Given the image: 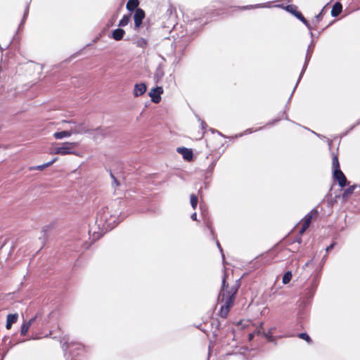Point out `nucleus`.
Returning a JSON list of instances; mask_svg holds the SVG:
<instances>
[{
  "label": "nucleus",
  "instance_id": "obj_26",
  "mask_svg": "<svg viewBox=\"0 0 360 360\" xmlns=\"http://www.w3.org/2000/svg\"><path fill=\"white\" fill-rule=\"evenodd\" d=\"M226 288V281H225V278H224V279H223V285H222V290H223V291L225 290Z\"/></svg>",
  "mask_w": 360,
  "mask_h": 360
},
{
  "label": "nucleus",
  "instance_id": "obj_1",
  "mask_svg": "<svg viewBox=\"0 0 360 360\" xmlns=\"http://www.w3.org/2000/svg\"><path fill=\"white\" fill-rule=\"evenodd\" d=\"M84 132H86V130H83L81 125H75L74 127H71L69 130L55 132L53 137L56 139H62L63 138L70 137L72 134Z\"/></svg>",
  "mask_w": 360,
  "mask_h": 360
},
{
  "label": "nucleus",
  "instance_id": "obj_2",
  "mask_svg": "<svg viewBox=\"0 0 360 360\" xmlns=\"http://www.w3.org/2000/svg\"><path fill=\"white\" fill-rule=\"evenodd\" d=\"M238 291V287L233 286L231 288V290L226 293L223 292L221 294V302H224V307H228V308H231L235 300V295Z\"/></svg>",
  "mask_w": 360,
  "mask_h": 360
},
{
  "label": "nucleus",
  "instance_id": "obj_20",
  "mask_svg": "<svg viewBox=\"0 0 360 360\" xmlns=\"http://www.w3.org/2000/svg\"><path fill=\"white\" fill-rule=\"evenodd\" d=\"M198 199L195 195H191V204L193 209H195L198 205Z\"/></svg>",
  "mask_w": 360,
  "mask_h": 360
},
{
  "label": "nucleus",
  "instance_id": "obj_4",
  "mask_svg": "<svg viewBox=\"0 0 360 360\" xmlns=\"http://www.w3.org/2000/svg\"><path fill=\"white\" fill-rule=\"evenodd\" d=\"M163 93V89L162 87L158 86L155 89H153L149 92V96L151 98V100L155 103H160L161 100V94Z\"/></svg>",
  "mask_w": 360,
  "mask_h": 360
},
{
  "label": "nucleus",
  "instance_id": "obj_8",
  "mask_svg": "<svg viewBox=\"0 0 360 360\" xmlns=\"http://www.w3.org/2000/svg\"><path fill=\"white\" fill-rule=\"evenodd\" d=\"M312 217H313V212H311L310 213H309L308 214H307L304 217V218L302 220V228L300 231V234L304 233V231L309 226L311 221Z\"/></svg>",
  "mask_w": 360,
  "mask_h": 360
},
{
  "label": "nucleus",
  "instance_id": "obj_12",
  "mask_svg": "<svg viewBox=\"0 0 360 360\" xmlns=\"http://www.w3.org/2000/svg\"><path fill=\"white\" fill-rule=\"evenodd\" d=\"M124 31L122 29H116L112 32V37L116 41L121 40L124 34Z\"/></svg>",
  "mask_w": 360,
  "mask_h": 360
},
{
  "label": "nucleus",
  "instance_id": "obj_15",
  "mask_svg": "<svg viewBox=\"0 0 360 360\" xmlns=\"http://www.w3.org/2000/svg\"><path fill=\"white\" fill-rule=\"evenodd\" d=\"M49 153L51 155H59V145L56 143H51Z\"/></svg>",
  "mask_w": 360,
  "mask_h": 360
},
{
  "label": "nucleus",
  "instance_id": "obj_10",
  "mask_svg": "<svg viewBox=\"0 0 360 360\" xmlns=\"http://www.w3.org/2000/svg\"><path fill=\"white\" fill-rule=\"evenodd\" d=\"M18 314H10L7 316L6 328L9 330L11 328L13 323H15L18 320Z\"/></svg>",
  "mask_w": 360,
  "mask_h": 360
},
{
  "label": "nucleus",
  "instance_id": "obj_3",
  "mask_svg": "<svg viewBox=\"0 0 360 360\" xmlns=\"http://www.w3.org/2000/svg\"><path fill=\"white\" fill-rule=\"evenodd\" d=\"M77 143L75 142H65L59 145V155H74V148L76 147Z\"/></svg>",
  "mask_w": 360,
  "mask_h": 360
},
{
  "label": "nucleus",
  "instance_id": "obj_18",
  "mask_svg": "<svg viewBox=\"0 0 360 360\" xmlns=\"http://www.w3.org/2000/svg\"><path fill=\"white\" fill-rule=\"evenodd\" d=\"M51 165V162H47L41 165L35 166V167H31L30 168V170H43L45 168L49 167Z\"/></svg>",
  "mask_w": 360,
  "mask_h": 360
},
{
  "label": "nucleus",
  "instance_id": "obj_7",
  "mask_svg": "<svg viewBox=\"0 0 360 360\" xmlns=\"http://www.w3.org/2000/svg\"><path fill=\"white\" fill-rule=\"evenodd\" d=\"M176 150L183 156L185 160L191 161L193 160V152L191 149L186 148H178Z\"/></svg>",
  "mask_w": 360,
  "mask_h": 360
},
{
  "label": "nucleus",
  "instance_id": "obj_11",
  "mask_svg": "<svg viewBox=\"0 0 360 360\" xmlns=\"http://www.w3.org/2000/svg\"><path fill=\"white\" fill-rule=\"evenodd\" d=\"M34 319H35V318H32L28 322L24 323L22 325L21 330H20V333L22 335H25L27 333L30 326L32 325V323H33Z\"/></svg>",
  "mask_w": 360,
  "mask_h": 360
},
{
  "label": "nucleus",
  "instance_id": "obj_9",
  "mask_svg": "<svg viewBox=\"0 0 360 360\" xmlns=\"http://www.w3.org/2000/svg\"><path fill=\"white\" fill-rule=\"evenodd\" d=\"M146 86L143 83L136 84L134 89V95L136 97L143 95L146 91Z\"/></svg>",
  "mask_w": 360,
  "mask_h": 360
},
{
  "label": "nucleus",
  "instance_id": "obj_22",
  "mask_svg": "<svg viewBox=\"0 0 360 360\" xmlns=\"http://www.w3.org/2000/svg\"><path fill=\"white\" fill-rule=\"evenodd\" d=\"M136 44L139 47L145 48L148 44V42L144 38H139L136 41Z\"/></svg>",
  "mask_w": 360,
  "mask_h": 360
},
{
  "label": "nucleus",
  "instance_id": "obj_21",
  "mask_svg": "<svg viewBox=\"0 0 360 360\" xmlns=\"http://www.w3.org/2000/svg\"><path fill=\"white\" fill-rule=\"evenodd\" d=\"M229 309H230L228 308V307H224L222 305L220 309V316L223 318H226L229 311Z\"/></svg>",
  "mask_w": 360,
  "mask_h": 360
},
{
  "label": "nucleus",
  "instance_id": "obj_6",
  "mask_svg": "<svg viewBox=\"0 0 360 360\" xmlns=\"http://www.w3.org/2000/svg\"><path fill=\"white\" fill-rule=\"evenodd\" d=\"M334 178L338 181L340 187H345L346 186L347 179L345 174L340 169H336L333 171Z\"/></svg>",
  "mask_w": 360,
  "mask_h": 360
},
{
  "label": "nucleus",
  "instance_id": "obj_14",
  "mask_svg": "<svg viewBox=\"0 0 360 360\" xmlns=\"http://www.w3.org/2000/svg\"><path fill=\"white\" fill-rule=\"evenodd\" d=\"M139 0H129L127 3V8L130 11H134L135 8H137V6H139Z\"/></svg>",
  "mask_w": 360,
  "mask_h": 360
},
{
  "label": "nucleus",
  "instance_id": "obj_23",
  "mask_svg": "<svg viewBox=\"0 0 360 360\" xmlns=\"http://www.w3.org/2000/svg\"><path fill=\"white\" fill-rule=\"evenodd\" d=\"M298 337L301 339L306 340L307 342H311V338L307 333H300Z\"/></svg>",
  "mask_w": 360,
  "mask_h": 360
},
{
  "label": "nucleus",
  "instance_id": "obj_27",
  "mask_svg": "<svg viewBox=\"0 0 360 360\" xmlns=\"http://www.w3.org/2000/svg\"><path fill=\"white\" fill-rule=\"evenodd\" d=\"M191 219H192L193 220H195V221H196V220H197V214H196V213H195H195H193V214L191 215Z\"/></svg>",
  "mask_w": 360,
  "mask_h": 360
},
{
  "label": "nucleus",
  "instance_id": "obj_30",
  "mask_svg": "<svg viewBox=\"0 0 360 360\" xmlns=\"http://www.w3.org/2000/svg\"><path fill=\"white\" fill-rule=\"evenodd\" d=\"M57 160H58V158H53V159L50 162H51V165H52V164H53V163H54L56 161H57Z\"/></svg>",
  "mask_w": 360,
  "mask_h": 360
},
{
  "label": "nucleus",
  "instance_id": "obj_24",
  "mask_svg": "<svg viewBox=\"0 0 360 360\" xmlns=\"http://www.w3.org/2000/svg\"><path fill=\"white\" fill-rule=\"evenodd\" d=\"M354 189V186H352V187H349V188H347L344 191L343 197H346L348 195L351 194L353 192Z\"/></svg>",
  "mask_w": 360,
  "mask_h": 360
},
{
  "label": "nucleus",
  "instance_id": "obj_25",
  "mask_svg": "<svg viewBox=\"0 0 360 360\" xmlns=\"http://www.w3.org/2000/svg\"><path fill=\"white\" fill-rule=\"evenodd\" d=\"M295 15L299 18L300 20H301L303 22H304L305 24H307V20H305V18L302 16V15L300 13V12H297V11H295L294 13Z\"/></svg>",
  "mask_w": 360,
  "mask_h": 360
},
{
  "label": "nucleus",
  "instance_id": "obj_5",
  "mask_svg": "<svg viewBox=\"0 0 360 360\" xmlns=\"http://www.w3.org/2000/svg\"><path fill=\"white\" fill-rule=\"evenodd\" d=\"M145 18V12L141 8H136L134 15L135 27L139 28L142 23V20Z\"/></svg>",
  "mask_w": 360,
  "mask_h": 360
},
{
  "label": "nucleus",
  "instance_id": "obj_16",
  "mask_svg": "<svg viewBox=\"0 0 360 360\" xmlns=\"http://www.w3.org/2000/svg\"><path fill=\"white\" fill-rule=\"evenodd\" d=\"M130 18H131V14L124 15L122 17V18L120 20L119 26L120 27L126 26L130 21Z\"/></svg>",
  "mask_w": 360,
  "mask_h": 360
},
{
  "label": "nucleus",
  "instance_id": "obj_31",
  "mask_svg": "<svg viewBox=\"0 0 360 360\" xmlns=\"http://www.w3.org/2000/svg\"><path fill=\"white\" fill-rule=\"evenodd\" d=\"M253 338V334L250 333L249 334V339L252 340Z\"/></svg>",
  "mask_w": 360,
  "mask_h": 360
},
{
  "label": "nucleus",
  "instance_id": "obj_32",
  "mask_svg": "<svg viewBox=\"0 0 360 360\" xmlns=\"http://www.w3.org/2000/svg\"><path fill=\"white\" fill-rule=\"evenodd\" d=\"M72 124H74V125H77L75 123H74V122H72ZM80 125H81V126H82V124H80ZM75 127V126H73L72 127ZM82 129L83 130H84V128H83V127H82Z\"/></svg>",
  "mask_w": 360,
  "mask_h": 360
},
{
  "label": "nucleus",
  "instance_id": "obj_33",
  "mask_svg": "<svg viewBox=\"0 0 360 360\" xmlns=\"http://www.w3.org/2000/svg\"><path fill=\"white\" fill-rule=\"evenodd\" d=\"M291 8H292V7H290V6H288V11H291V10H290Z\"/></svg>",
  "mask_w": 360,
  "mask_h": 360
},
{
  "label": "nucleus",
  "instance_id": "obj_28",
  "mask_svg": "<svg viewBox=\"0 0 360 360\" xmlns=\"http://www.w3.org/2000/svg\"><path fill=\"white\" fill-rule=\"evenodd\" d=\"M323 9H322V11H321V13L316 15V18H317L318 20H319V19L321 18V15L323 14Z\"/></svg>",
  "mask_w": 360,
  "mask_h": 360
},
{
  "label": "nucleus",
  "instance_id": "obj_13",
  "mask_svg": "<svg viewBox=\"0 0 360 360\" xmlns=\"http://www.w3.org/2000/svg\"><path fill=\"white\" fill-rule=\"evenodd\" d=\"M342 5L340 3H335L332 8L331 15L333 16H338L342 11Z\"/></svg>",
  "mask_w": 360,
  "mask_h": 360
},
{
  "label": "nucleus",
  "instance_id": "obj_17",
  "mask_svg": "<svg viewBox=\"0 0 360 360\" xmlns=\"http://www.w3.org/2000/svg\"><path fill=\"white\" fill-rule=\"evenodd\" d=\"M292 274L291 271H287L283 276V283L288 284L292 279Z\"/></svg>",
  "mask_w": 360,
  "mask_h": 360
},
{
  "label": "nucleus",
  "instance_id": "obj_19",
  "mask_svg": "<svg viewBox=\"0 0 360 360\" xmlns=\"http://www.w3.org/2000/svg\"><path fill=\"white\" fill-rule=\"evenodd\" d=\"M333 171L335 170L336 169H340L338 158L335 155H333Z\"/></svg>",
  "mask_w": 360,
  "mask_h": 360
},
{
  "label": "nucleus",
  "instance_id": "obj_29",
  "mask_svg": "<svg viewBox=\"0 0 360 360\" xmlns=\"http://www.w3.org/2000/svg\"><path fill=\"white\" fill-rule=\"evenodd\" d=\"M333 248V244L330 245V246H328L327 248H326V251H329L332 248Z\"/></svg>",
  "mask_w": 360,
  "mask_h": 360
}]
</instances>
